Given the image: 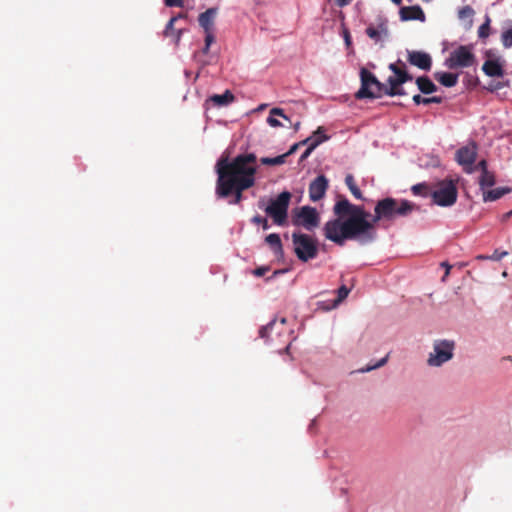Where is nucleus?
<instances>
[{"label": "nucleus", "mask_w": 512, "mask_h": 512, "mask_svg": "<svg viewBox=\"0 0 512 512\" xmlns=\"http://www.w3.org/2000/svg\"><path fill=\"white\" fill-rule=\"evenodd\" d=\"M418 89L424 94H431L437 90V86L427 76H420L416 79Z\"/></svg>", "instance_id": "4be33fe9"}, {"label": "nucleus", "mask_w": 512, "mask_h": 512, "mask_svg": "<svg viewBox=\"0 0 512 512\" xmlns=\"http://www.w3.org/2000/svg\"><path fill=\"white\" fill-rule=\"evenodd\" d=\"M294 223L303 226L311 231L319 225V215L317 210L310 206H303L296 213Z\"/></svg>", "instance_id": "9b49d317"}, {"label": "nucleus", "mask_w": 512, "mask_h": 512, "mask_svg": "<svg viewBox=\"0 0 512 512\" xmlns=\"http://www.w3.org/2000/svg\"><path fill=\"white\" fill-rule=\"evenodd\" d=\"M352 0H336V3L339 7H344L350 4Z\"/></svg>", "instance_id": "09e8293b"}, {"label": "nucleus", "mask_w": 512, "mask_h": 512, "mask_svg": "<svg viewBox=\"0 0 512 512\" xmlns=\"http://www.w3.org/2000/svg\"><path fill=\"white\" fill-rule=\"evenodd\" d=\"M300 125H301V123H300L299 121H298V122H296V123L293 125L294 130H295V131H298V130L300 129Z\"/></svg>", "instance_id": "5fc2aeb1"}, {"label": "nucleus", "mask_w": 512, "mask_h": 512, "mask_svg": "<svg viewBox=\"0 0 512 512\" xmlns=\"http://www.w3.org/2000/svg\"><path fill=\"white\" fill-rule=\"evenodd\" d=\"M501 40L505 48L512 47V20L507 22V27L502 32Z\"/></svg>", "instance_id": "c85d7f7f"}, {"label": "nucleus", "mask_w": 512, "mask_h": 512, "mask_svg": "<svg viewBox=\"0 0 512 512\" xmlns=\"http://www.w3.org/2000/svg\"><path fill=\"white\" fill-rule=\"evenodd\" d=\"M477 258L481 260H489V255H479Z\"/></svg>", "instance_id": "6e6d98bb"}, {"label": "nucleus", "mask_w": 512, "mask_h": 512, "mask_svg": "<svg viewBox=\"0 0 512 512\" xmlns=\"http://www.w3.org/2000/svg\"><path fill=\"white\" fill-rule=\"evenodd\" d=\"M490 31V18L486 16L485 22L478 28L479 38H487Z\"/></svg>", "instance_id": "f704fd0d"}, {"label": "nucleus", "mask_w": 512, "mask_h": 512, "mask_svg": "<svg viewBox=\"0 0 512 512\" xmlns=\"http://www.w3.org/2000/svg\"><path fill=\"white\" fill-rule=\"evenodd\" d=\"M265 107H266V105L262 104V105H260L259 109L261 110V109H264Z\"/></svg>", "instance_id": "e2e57ef3"}, {"label": "nucleus", "mask_w": 512, "mask_h": 512, "mask_svg": "<svg viewBox=\"0 0 512 512\" xmlns=\"http://www.w3.org/2000/svg\"><path fill=\"white\" fill-rule=\"evenodd\" d=\"M252 222H253V223H256V224H261V225H262V228H263L264 230H267V229H269V227H270V226H269V224H268L267 219H266V218H263V217H261V216H259V215L254 216V217L252 218Z\"/></svg>", "instance_id": "4c0bfd02"}, {"label": "nucleus", "mask_w": 512, "mask_h": 512, "mask_svg": "<svg viewBox=\"0 0 512 512\" xmlns=\"http://www.w3.org/2000/svg\"><path fill=\"white\" fill-rule=\"evenodd\" d=\"M366 34L375 42L381 41L384 37H387L388 35L387 21L384 19H380V22L376 27L372 25L368 26L366 28Z\"/></svg>", "instance_id": "dca6fc26"}, {"label": "nucleus", "mask_w": 512, "mask_h": 512, "mask_svg": "<svg viewBox=\"0 0 512 512\" xmlns=\"http://www.w3.org/2000/svg\"><path fill=\"white\" fill-rule=\"evenodd\" d=\"M483 72L490 77H502L504 75L503 68L498 61L487 60L482 66Z\"/></svg>", "instance_id": "f3484780"}, {"label": "nucleus", "mask_w": 512, "mask_h": 512, "mask_svg": "<svg viewBox=\"0 0 512 512\" xmlns=\"http://www.w3.org/2000/svg\"><path fill=\"white\" fill-rule=\"evenodd\" d=\"M431 196L434 204L449 207L456 202L458 192L453 181H442L437 185Z\"/></svg>", "instance_id": "1a4fd4ad"}, {"label": "nucleus", "mask_w": 512, "mask_h": 512, "mask_svg": "<svg viewBox=\"0 0 512 512\" xmlns=\"http://www.w3.org/2000/svg\"><path fill=\"white\" fill-rule=\"evenodd\" d=\"M511 216H512V210H510L507 213L503 214L502 217H501V221L502 222H506Z\"/></svg>", "instance_id": "8fccbe9b"}, {"label": "nucleus", "mask_w": 512, "mask_h": 512, "mask_svg": "<svg viewBox=\"0 0 512 512\" xmlns=\"http://www.w3.org/2000/svg\"><path fill=\"white\" fill-rule=\"evenodd\" d=\"M387 83L388 85L384 84L383 95L393 97L396 95L405 94L404 90L402 88H399V86H401L402 84L397 82V78L395 76H390L387 79Z\"/></svg>", "instance_id": "a211bd4d"}, {"label": "nucleus", "mask_w": 512, "mask_h": 512, "mask_svg": "<svg viewBox=\"0 0 512 512\" xmlns=\"http://www.w3.org/2000/svg\"><path fill=\"white\" fill-rule=\"evenodd\" d=\"M329 182L324 175L317 176L309 185V198L313 202L321 200L328 189Z\"/></svg>", "instance_id": "ddd939ff"}, {"label": "nucleus", "mask_w": 512, "mask_h": 512, "mask_svg": "<svg viewBox=\"0 0 512 512\" xmlns=\"http://www.w3.org/2000/svg\"><path fill=\"white\" fill-rule=\"evenodd\" d=\"M408 2H411L412 0H407Z\"/></svg>", "instance_id": "69168bd1"}, {"label": "nucleus", "mask_w": 512, "mask_h": 512, "mask_svg": "<svg viewBox=\"0 0 512 512\" xmlns=\"http://www.w3.org/2000/svg\"><path fill=\"white\" fill-rule=\"evenodd\" d=\"M436 80L445 87H454L458 82V74L450 72L435 73Z\"/></svg>", "instance_id": "412c9836"}, {"label": "nucleus", "mask_w": 512, "mask_h": 512, "mask_svg": "<svg viewBox=\"0 0 512 512\" xmlns=\"http://www.w3.org/2000/svg\"><path fill=\"white\" fill-rule=\"evenodd\" d=\"M413 102L416 105L424 104L428 105L431 103L439 104L442 102V98L439 96H433V97H422L420 94H416L413 96Z\"/></svg>", "instance_id": "c756f323"}, {"label": "nucleus", "mask_w": 512, "mask_h": 512, "mask_svg": "<svg viewBox=\"0 0 512 512\" xmlns=\"http://www.w3.org/2000/svg\"><path fill=\"white\" fill-rule=\"evenodd\" d=\"M441 266L446 268L445 276L443 277V280H445V277L449 274L451 266L446 262L441 263Z\"/></svg>", "instance_id": "3c124183"}, {"label": "nucleus", "mask_w": 512, "mask_h": 512, "mask_svg": "<svg viewBox=\"0 0 512 512\" xmlns=\"http://www.w3.org/2000/svg\"><path fill=\"white\" fill-rule=\"evenodd\" d=\"M393 4L400 6L402 4V0H390Z\"/></svg>", "instance_id": "4d7b16f0"}, {"label": "nucleus", "mask_w": 512, "mask_h": 512, "mask_svg": "<svg viewBox=\"0 0 512 512\" xmlns=\"http://www.w3.org/2000/svg\"><path fill=\"white\" fill-rule=\"evenodd\" d=\"M510 191L511 189L506 187H498L492 190L484 191L483 200L485 202L496 201L503 197L505 194L509 193Z\"/></svg>", "instance_id": "b1692460"}, {"label": "nucleus", "mask_w": 512, "mask_h": 512, "mask_svg": "<svg viewBox=\"0 0 512 512\" xmlns=\"http://www.w3.org/2000/svg\"><path fill=\"white\" fill-rule=\"evenodd\" d=\"M328 139L329 137L324 133L323 127H318L313 135L301 141V144L315 145L316 149L320 144L327 141Z\"/></svg>", "instance_id": "6ab92c4d"}, {"label": "nucleus", "mask_w": 512, "mask_h": 512, "mask_svg": "<svg viewBox=\"0 0 512 512\" xmlns=\"http://www.w3.org/2000/svg\"><path fill=\"white\" fill-rule=\"evenodd\" d=\"M333 213L336 218L327 221L323 227L326 239L340 246L347 240H357L361 244L375 240L373 220H368L370 214L363 206L354 205L343 198L335 203Z\"/></svg>", "instance_id": "f257e3e1"}, {"label": "nucleus", "mask_w": 512, "mask_h": 512, "mask_svg": "<svg viewBox=\"0 0 512 512\" xmlns=\"http://www.w3.org/2000/svg\"><path fill=\"white\" fill-rule=\"evenodd\" d=\"M477 168H479L481 170V173H484L485 170H488L487 169V162H486V160H481L478 163Z\"/></svg>", "instance_id": "de8ad7c7"}, {"label": "nucleus", "mask_w": 512, "mask_h": 512, "mask_svg": "<svg viewBox=\"0 0 512 512\" xmlns=\"http://www.w3.org/2000/svg\"><path fill=\"white\" fill-rule=\"evenodd\" d=\"M177 21V17H172L165 26L164 35L170 36L174 32V24Z\"/></svg>", "instance_id": "e433bc0d"}, {"label": "nucleus", "mask_w": 512, "mask_h": 512, "mask_svg": "<svg viewBox=\"0 0 512 512\" xmlns=\"http://www.w3.org/2000/svg\"><path fill=\"white\" fill-rule=\"evenodd\" d=\"M394 76L397 78V82L404 84L407 81H411L413 77L408 74L406 71L399 69L398 73L394 74Z\"/></svg>", "instance_id": "c9c22d12"}, {"label": "nucleus", "mask_w": 512, "mask_h": 512, "mask_svg": "<svg viewBox=\"0 0 512 512\" xmlns=\"http://www.w3.org/2000/svg\"><path fill=\"white\" fill-rule=\"evenodd\" d=\"M175 17H177V20H178V19H181V18H183V17H184V14H182V13H179V14H178V15H176Z\"/></svg>", "instance_id": "052dcab7"}, {"label": "nucleus", "mask_w": 512, "mask_h": 512, "mask_svg": "<svg viewBox=\"0 0 512 512\" xmlns=\"http://www.w3.org/2000/svg\"><path fill=\"white\" fill-rule=\"evenodd\" d=\"M214 31H208V32H205V45L207 46H211L212 43L215 41V37H214Z\"/></svg>", "instance_id": "a19ab883"}, {"label": "nucleus", "mask_w": 512, "mask_h": 512, "mask_svg": "<svg viewBox=\"0 0 512 512\" xmlns=\"http://www.w3.org/2000/svg\"><path fill=\"white\" fill-rule=\"evenodd\" d=\"M285 272V270H278V271H275L273 273V276H276V275H279V274H283Z\"/></svg>", "instance_id": "13d9d810"}, {"label": "nucleus", "mask_w": 512, "mask_h": 512, "mask_svg": "<svg viewBox=\"0 0 512 512\" xmlns=\"http://www.w3.org/2000/svg\"><path fill=\"white\" fill-rule=\"evenodd\" d=\"M418 207L408 200H396L391 197L379 200L374 208L373 223L380 220L392 221L396 217H404L416 210Z\"/></svg>", "instance_id": "7ed1b4c3"}, {"label": "nucleus", "mask_w": 512, "mask_h": 512, "mask_svg": "<svg viewBox=\"0 0 512 512\" xmlns=\"http://www.w3.org/2000/svg\"><path fill=\"white\" fill-rule=\"evenodd\" d=\"M269 270L268 267H259L253 271V274L257 277H261L265 275V273Z\"/></svg>", "instance_id": "c03bdc74"}, {"label": "nucleus", "mask_w": 512, "mask_h": 512, "mask_svg": "<svg viewBox=\"0 0 512 512\" xmlns=\"http://www.w3.org/2000/svg\"><path fill=\"white\" fill-rule=\"evenodd\" d=\"M408 62L424 71H429L432 66L431 56L423 51L407 50Z\"/></svg>", "instance_id": "f8f14e48"}, {"label": "nucleus", "mask_w": 512, "mask_h": 512, "mask_svg": "<svg viewBox=\"0 0 512 512\" xmlns=\"http://www.w3.org/2000/svg\"><path fill=\"white\" fill-rule=\"evenodd\" d=\"M218 14V8L211 7L198 16L199 25L203 28L204 32L214 31V22Z\"/></svg>", "instance_id": "2eb2a0df"}, {"label": "nucleus", "mask_w": 512, "mask_h": 512, "mask_svg": "<svg viewBox=\"0 0 512 512\" xmlns=\"http://www.w3.org/2000/svg\"><path fill=\"white\" fill-rule=\"evenodd\" d=\"M361 87L356 92L357 99L380 98L383 96L384 84L366 68L360 70Z\"/></svg>", "instance_id": "423d86ee"}, {"label": "nucleus", "mask_w": 512, "mask_h": 512, "mask_svg": "<svg viewBox=\"0 0 512 512\" xmlns=\"http://www.w3.org/2000/svg\"><path fill=\"white\" fill-rule=\"evenodd\" d=\"M285 323H286V319H285V318H282V319L280 320V325H281V326H283Z\"/></svg>", "instance_id": "680f3d73"}, {"label": "nucleus", "mask_w": 512, "mask_h": 512, "mask_svg": "<svg viewBox=\"0 0 512 512\" xmlns=\"http://www.w3.org/2000/svg\"><path fill=\"white\" fill-rule=\"evenodd\" d=\"M345 42L347 45H350L351 41H350V36H349V33L346 31L345 32Z\"/></svg>", "instance_id": "864d4df0"}, {"label": "nucleus", "mask_w": 512, "mask_h": 512, "mask_svg": "<svg viewBox=\"0 0 512 512\" xmlns=\"http://www.w3.org/2000/svg\"><path fill=\"white\" fill-rule=\"evenodd\" d=\"M477 156V146L470 143L459 148L456 152V161L461 165L465 172L472 173L475 170L474 162Z\"/></svg>", "instance_id": "9d476101"}, {"label": "nucleus", "mask_w": 512, "mask_h": 512, "mask_svg": "<svg viewBox=\"0 0 512 512\" xmlns=\"http://www.w3.org/2000/svg\"><path fill=\"white\" fill-rule=\"evenodd\" d=\"M455 342L448 339H437L433 341L432 351L428 354L427 365L432 368H439L454 357Z\"/></svg>", "instance_id": "39448f33"}, {"label": "nucleus", "mask_w": 512, "mask_h": 512, "mask_svg": "<svg viewBox=\"0 0 512 512\" xmlns=\"http://www.w3.org/2000/svg\"><path fill=\"white\" fill-rule=\"evenodd\" d=\"M425 189H426V185L422 184V183H419V184H416V185L412 186V192L415 195H420L422 193V191L425 190Z\"/></svg>", "instance_id": "37998d69"}, {"label": "nucleus", "mask_w": 512, "mask_h": 512, "mask_svg": "<svg viewBox=\"0 0 512 512\" xmlns=\"http://www.w3.org/2000/svg\"><path fill=\"white\" fill-rule=\"evenodd\" d=\"M294 252L299 260L308 262L318 254L317 241L310 235L295 232L292 234Z\"/></svg>", "instance_id": "0eeeda50"}, {"label": "nucleus", "mask_w": 512, "mask_h": 512, "mask_svg": "<svg viewBox=\"0 0 512 512\" xmlns=\"http://www.w3.org/2000/svg\"><path fill=\"white\" fill-rule=\"evenodd\" d=\"M495 183V177L493 173L489 172L488 170H485L484 173H481L479 178V185L482 190L488 187H492Z\"/></svg>", "instance_id": "cd10ccee"}, {"label": "nucleus", "mask_w": 512, "mask_h": 512, "mask_svg": "<svg viewBox=\"0 0 512 512\" xmlns=\"http://www.w3.org/2000/svg\"><path fill=\"white\" fill-rule=\"evenodd\" d=\"M300 145H302V144H301V142L293 144V145L290 147V149H289V150H288L284 155H286V157H287V156H289V155H291V154L295 153V152H296V150H297V148H298Z\"/></svg>", "instance_id": "a18cd8bd"}, {"label": "nucleus", "mask_w": 512, "mask_h": 512, "mask_svg": "<svg viewBox=\"0 0 512 512\" xmlns=\"http://www.w3.org/2000/svg\"><path fill=\"white\" fill-rule=\"evenodd\" d=\"M275 116L282 117L284 120H289V117L284 113L281 108H272L270 110L269 116L267 118V123L271 127H284L285 125L281 123Z\"/></svg>", "instance_id": "5701e85b"}, {"label": "nucleus", "mask_w": 512, "mask_h": 512, "mask_svg": "<svg viewBox=\"0 0 512 512\" xmlns=\"http://www.w3.org/2000/svg\"><path fill=\"white\" fill-rule=\"evenodd\" d=\"M350 289H348L345 285L341 286L337 290V298L333 301L332 307L335 308L339 303H341L349 294Z\"/></svg>", "instance_id": "2f4dec72"}, {"label": "nucleus", "mask_w": 512, "mask_h": 512, "mask_svg": "<svg viewBox=\"0 0 512 512\" xmlns=\"http://www.w3.org/2000/svg\"><path fill=\"white\" fill-rule=\"evenodd\" d=\"M255 163L254 153L238 155L232 161L228 158L219 159L216 164L218 197L226 198L233 193L229 204H238L242 199V192L255 183Z\"/></svg>", "instance_id": "f03ea898"}, {"label": "nucleus", "mask_w": 512, "mask_h": 512, "mask_svg": "<svg viewBox=\"0 0 512 512\" xmlns=\"http://www.w3.org/2000/svg\"><path fill=\"white\" fill-rule=\"evenodd\" d=\"M286 155H279L276 157H263L260 159L263 165H282L285 163Z\"/></svg>", "instance_id": "7c9ffc66"}, {"label": "nucleus", "mask_w": 512, "mask_h": 512, "mask_svg": "<svg viewBox=\"0 0 512 512\" xmlns=\"http://www.w3.org/2000/svg\"><path fill=\"white\" fill-rule=\"evenodd\" d=\"M507 255H508L507 251L500 252L498 250H495L492 255H489V260L499 261Z\"/></svg>", "instance_id": "58836bf2"}, {"label": "nucleus", "mask_w": 512, "mask_h": 512, "mask_svg": "<svg viewBox=\"0 0 512 512\" xmlns=\"http://www.w3.org/2000/svg\"><path fill=\"white\" fill-rule=\"evenodd\" d=\"M183 34V30L179 29L174 31L172 35L174 36L175 43L178 44L180 42L181 36Z\"/></svg>", "instance_id": "49530a36"}, {"label": "nucleus", "mask_w": 512, "mask_h": 512, "mask_svg": "<svg viewBox=\"0 0 512 512\" xmlns=\"http://www.w3.org/2000/svg\"><path fill=\"white\" fill-rule=\"evenodd\" d=\"M314 150H315V145H308L307 149L302 153L300 160L303 161V160L307 159Z\"/></svg>", "instance_id": "79ce46f5"}, {"label": "nucleus", "mask_w": 512, "mask_h": 512, "mask_svg": "<svg viewBox=\"0 0 512 512\" xmlns=\"http://www.w3.org/2000/svg\"><path fill=\"white\" fill-rule=\"evenodd\" d=\"M345 184L347 185V187L349 188L350 192L353 194V196L356 199H360V200L363 199L362 192L357 187V185L355 183V180H354V177H353L352 174H347L346 175V177H345Z\"/></svg>", "instance_id": "a878e982"}, {"label": "nucleus", "mask_w": 512, "mask_h": 512, "mask_svg": "<svg viewBox=\"0 0 512 512\" xmlns=\"http://www.w3.org/2000/svg\"><path fill=\"white\" fill-rule=\"evenodd\" d=\"M399 16L402 21L418 20L424 22L426 17L419 5L401 7Z\"/></svg>", "instance_id": "4468645a"}, {"label": "nucleus", "mask_w": 512, "mask_h": 512, "mask_svg": "<svg viewBox=\"0 0 512 512\" xmlns=\"http://www.w3.org/2000/svg\"><path fill=\"white\" fill-rule=\"evenodd\" d=\"M275 326H276V320L275 319L271 320L267 325L263 326L260 329V331H259L260 337L263 338V339L268 340L269 339V334L273 331Z\"/></svg>", "instance_id": "473e14b6"}, {"label": "nucleus", "mask_w": 512, "mask_h": 512, "mask_svg": "<svg viewBox=\"0 0 512 512\" xmlns=\"http://www.w3.org/2000/svg\"><path fill=\"white\" fill-rule=\"evenodd\" d=\"M167 7H180L184 6V0H164Z\"/></svg>", "instance_id": "ea45409f"}, {"label": "nucleus", "mask_w": 512, "mask_h": 512, "mask_svg": "<svg viewBox=\"0 0 512 512\" xmlns=\"http://www.w3.org/2000/svg\"><path fill=\"white\" fill-rule=\"evenodd\" d=\"M502 276H503V277H506V276H507V272H506V271H504V272L502 273Z\"/></svg>", "instance_id": "0e129e2a"}, {"label": "nucleus", "mask_w": 512, "mask_h": 512, "mask_svg": "<svg viewBox=\"0 0 512 512\" xmlns=\"http://www.w3.org/2000/svg\"><path fill=\"white\" fill-rule=\"evenodd\" d=\"M290 200L291 193L289 191H283L276 198L270 199L267 205L264 199H260L258 206L273 219L276 225L282 226L286 223L288 217Z\"/></svg>", "instance_id": "20e7f679"}, {"label": "nucleus", "mask_w": 512, "mask_h": 512, "mask_svg": "<svg viewBox=\"0 0 512 512\" xmlns=\"http://www.w3.org/2000/svg\"><path fill=\"white\" fill-rule=\"evenodd\" d=\"M209 49H210V46L205 45L203 48V53H205V54L208 53Z\"/></svg>", "instance_id": "bf43d9fd"}, {"label": "nucleus", "mask_w": 512, "mask_h": 512, "mask_svg": "<svg viewBox=\"0 0 512 512\" xmlns=\"http://www.w3.org/2000/svg\"><path fill=\"white\" fill-rule=\"evenodd\" d=\"M475 63V55L470 46L460 45L453 50L445 60L444 65L449 69L467 68Z\"/></svg>", "instance_id": "6e6552de"}, {"label": "nucleus", "mask_w": 512, "mask_h": 512, "mask_svg": "<svg viewBox=\"0 0 512 512\" xmlns=\"http://www.w3.org/2000/svg\"><path fill=\"white\" fill-rule=\"evenodd\" d=\"M210 100L217 106H226L234 101V95L226 90L223 94H215Z\"/></svg>", "instance_id": "393cba45"}, {"label": "nucleus", "mask_w": 512, "mask_h": 512, "mask_svg": "<svg viewBox=\"0 0 512 512\" xmlns=\"http://www.w3.org/2000/svg\"><path fill=\"white\" fill-rule=\"evenodd\" d=\"M474 10L471 6L467 5L462 7L458 11V18L460 21H467L468 26L470 27L472 25V18L474 16Z\"/></svg>", "instance_id": "bb28decb"}, {"label": "nucleus", "mask_w": 512, "mask_h": 512, "mask_svg": "<svg viewBox=\"0 0 512 512\" xmlns=\"http://www.w3.org/2000/svg\"><path fill=\"white\" fill-rule=\"evenodd\" d=\"M387 361H388V355H387V356H385V357H383V358H381L378 362H376V363H375V364H373V365H368V366H366V367H364V368H361V369L359 370V372H360V373H367V372H370V371H372V370H375V369H377V368H380V367L384 366V365L387 363Z\"/></svg>", "instance_id": "72a5a7b5"}, {"label": "nucleus", "mask_w": 512, "mask_h": 512, "mask_svg": "<svg viewBox=\"0 0 512 512\" xmlns=\"http://www.w3.org/2000/svg\"><path fill=\"white\" fill-rule=\"evenodd\" d=\"M389 69H390L394 74H396V73H398V71H399V69H400V68H399L395 63H391V64L389 65Z\"/></svg>", "instance_id": "603ef678"}, {"label": "nucleus", "mask_w": 512, "mask_h": 512, "mask_svg": "<svg viewBox=\"0 0 512 512\" xmlns=\"http://www.w3.org/2000/svg\"><path fill=\"white\" fill-rule=\"evenodd\" d=\"M266 243L270 246L276 256H283V246L279 234L271 233L265 238Z\"/></svg>", "instance_id": "aec40b11"}]
</instances>
